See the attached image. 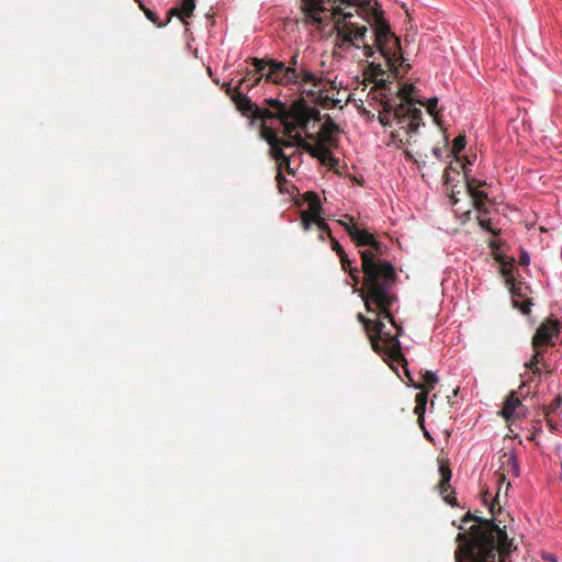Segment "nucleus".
I'll use <instances>...</instances> for the list:
<instances>
[{
  "instance_id": "f257e3e1",
  "label": "nucleus",
  "mask_w": 562,
  "mask_h": 562,
  "mask_svg": "<svg viewBox=\"0 0 562 562\" xmlns=\"http://www.w3.org/2000/svg\"><path fill=\"white\" fill-rule=\"evenodd\" d=\"M304 23L319 31L323 36L336 32V47L341 50L363 48L366 57L374 55L366 41L368 27L360 21L363 15L360 0H302Z\"/></svg>"
},
{
  "instance_id": "f03ea898",
  "label": "nucleus",
  "mask_w": 562,
  "mask_h": 562,
  "mask_svg": "<svg viewBox=\"0 0 562 562\" xmlns=\"http://www.w3.org/2000/svg\"><path fill=\"white\" fill-rule=\"evenodd\" d=\"M249 60L254 70H246L237 86L240 90L245 86V89L249 91L263 79L266 82L283 86L301 94L313 97L314 89L321 88L323 85V77L308 67L301 57L299 48H295L285 60L258 57H252Z\"/></svg>"
},
{
  "instance_id": "7ed1b4c3",
  "label": "nucleus",
  "mask_w": 562,
  "mask_h": 562,
  "mask_svg": "<svg viewBox=\"0 0 562 562\" xmlns=\"http://www.w3.org/2000/svg\"><path fill=\"white\" fill-rule=\"evenodd\" d=\"M369 247L370 249L359 251L363 272V289L360 296L368 312L379 310L381 315L389 317L394 324L390 310L397 300L393 291L396 271L391 261L379 258L383 254L381 241L374 237Z\"/></svg>"
},
{
  "instance_id": "20e7f679",
  "label": "nucleus",
  "mask_w": 562,
  "mask_h": 562,
  "mask_svg": "<svg viewBox=\"0 0 562 562\" xmlns=\"http://www.w3.org/2000/svg\"><path fill=\"white\" fill-rule=\"evenodd\" d=\"M476 521L469 533H459L461 546L456 550V562H496L497 553L507 554L512 542L507 532L493 520L483 519L468 512L462 524Z\"/></svg>"
},
{
  "instance_id": "39448f33",
  "label": "nucleus",
  "mask_w": 562,
  "mask_h": 562,
  "mask_svg": "<svg viewBox=\"0 0 562 562\" xmlns=\"http://www.w3.org/2000/svg\"><path fill=\"white\" fill-rule=\"evenodd\" d=\"M374 313L379 316L376 321H371L361 313L357 315L358 321L363 325L370 339L372 349L383 358L398 376V367L401 366L409 381L413 382L398 339L403 333V328L396 325L394 318L393 324L389 317L381 315L379 310Z\"/></svg>"
},
{
  "instance_id": "423d86ee",
  "label": "nucleus",
  "mask_w": 562,
  "mask_h": 562,
  "mask_svg": "<svg viewBox=\"0 0 562 562\" xmlns=\"http://www.w3.org/2000/svg\"><path fill=\"white\" fill-rule=\"evenodd\" d=\"M378 109V120L384 127L403 131L408 137L418 134L419 127L425 126L422 110L409 103H397L395 99L381 94Z\"/></svg>"
},
{
  "instance_id": "0eeeda50",
  "label": "nucleus",
  "mask_w": 562,
  "mask_h": 562,
  "mask_svg": "<svg viewBox=\"0 0 562 562\" xmlns=\"http://www.w3.org/2000/svg\"><path fill=\"white\" fill-rule=\"evenodd\" d=\"M463 176L465 180L467 191L471 196L472 206L480 214H490V206L495 204L494 199L490 198L487 188L492 187V182L487 179L476 178L472 175V169L463 166Z\"/></svg>"
},
{
  "instance_id": "6e6552de",
  "label": "nucleus",
  "mask_w": 562,
  "mask_h": 562,
  "mask_svg": "<svg viewBox=\"0 0 562 562\" xmlns=\"http://www.w3.org/2000/svg\"><path fill=\"white\" fill-rule=\"evenodd\" d=\"M373 37L374 45L391 69H395L397 63H400V66H403L405 60L401 54L400 40L386 25L375 29Z\"/></svg>"
},
{
  "instance_id": "1a4fd4ad",
  "label": "nucleus",
  "mask_w": 562,
  "mask_h": 562,
  "mask_svg": "<svg viewBox=\"0 0 562 562\" xmlns=\"http://www.w3.org/2000/svg\"><path fill=\"white\" fill-rule=\"evenodd\" d=\"M533 356L532 358L525 363V372L520 374L522 382L519 386L520 392L526 386V384L531 383L538 379L542 372V370H549L550 364L546 360V346L533 345Z\"/></svg>"
},
{
  "instance_id": "9d476101",
  "label": "nucleus",
  "mask_w": 562,
  "mask_h": 562,
  "mask_svg": "<svg viewBox=\"0 0 562 562\" xmlns=\"http://www.w3.org/2000/svg\"><path fill=\"white\" fill-rule=\"evenodd\" d=\"M232 99L234 100L237 110L244 116L250 117L252 121L259 120L261 122V126H263V124H267L268 119L272 114L271 110L259 108L255 102L250 100L249 97L241 92L239 87L234 88Z\"/></svg>"
},
{
  "instance_id": "9b49d317",
  "label": "nucleus",
  "mask_w": 562,
  "mask_h": 562,
  "mask_svg": "<svg viewBox=\"0 0 562 562\" xmlns=\"http://www.w3.org/2000/svg\"><path fill=\"white\" fill-rule=\"evenodd\" d=\"M260 133L262 138L269 144L270 154L273 159L283 158L286 155L283 148L296 147V140L290 137L286 139L280 137L276 130L268 124L261 126Z\"/></svg>"
},
{
  "instance_id": "f8f14e48",
  "label": "nucleus",
  "mask_w": 562,
  "mask_h": 562,
  "mask_svg": "<svg viewBox=\"0 0 562 562\" xmlns=\"http://www.w3.org/2000/svg\"><path fill=\"white\" fill-rule=\"evenodd\" d=\"M286 120H282L280 125L283 127V134L292 138L299 130H306L310 119L307 117L303 106L299 102L292 104V109L286 114Z\"/></svg>"
},
{
  "instance_id": "ddd939ff",
  "label": "nucleus",
  "mask_w": 562,
  "mask_h": 562,
  "mask_svg": "<svg viewBox=\"0 0 562 562\" xmlns=\"http://www.w3.org/2000/svg\"><path fill=\"white\" fill-rule=\"evenodd\" d=\"M528 409L522 405L516 392H510L503 403L499 415L506 422H515L527 416Z\"/></svg>"
},
{
  "instance_id": "4468645a",
  "label": "nucleus",
  "mask_w": 562,
  "mask_h": 562,
  "mask_svg": "<svg viewBox=\"0 0 562 562\" xmlns=\"http://www.w3.org/2000/svg\"><path fill=\"white\" fill-rule=\"evenodd\" d=\"M559 333V323L553 319H548L547 322L542 323L536 330L532 338V344L540 346H553L554 338H558Z\"/></svg>"
},
{
  "instance_id": "2eb2a0df",
  "label": "nucleus",
  "mask_w": 562,
  "mask_h": 562,
  "mask_svg": "<svg viewBox=\"0 0 562 562\" xmlns=\"http://www.w3.org/2000/svg\"><path fill=\"white\" fill-rule=\"evenodd\" d=\"M439 473H440V483L438 484V490L440 495H442L443 501L451 505L457 506V498L450 494H447L448 491L451 488L450 481L452 477V472L449 467L447 465H440L439 467Z\"/></svg>"
},
{
  "instance_id": "dca6fc26",
  "label": "nucleus",
  "mask_w": 562,
  "mask_h": 562,
  "mask_svg": "<svg viewBox=\"0 0 562 562\" xmlns=\"http://www.w3.org/2000/svg\"><path fill=\"white\" fill-rule=\"evenodd\" d=\"M501 463L505 472L512 474L515 477H519L520 467L518 461L517 449L512 448L507 451H504L501 456Z\"/></svg>"
},
{
  "instance_id": "f3484780",
  "label": "nucleus",
  "mask_w": 562,
  "mask_h": 562,
  "mask_svg": "<svg viewBox=\"0 0 562 562\" xmlns=\"http://www.w3.org/2000/svg\"><path fill=\"white\" fill-rule=\"evenodd\" d=\"M338 132H339L338 125L329 115H327L324 123L322 124V128H321V133H319V136H321L319 143L327 144L330 146L336 145Z\"/></svg>"
},
{
  "instance_id": "a211bd4d",
  "label": "nucleus",
  "mask_w": 562,
  "mask_h": 562,
  "mask_svg": "<svg viewBox=\"0 0 562 562\" xmlns=\"http://www.w3.org/2000/svg\"><path fill=\"white\" fill-rule=\"evenodd\" d=\"M419 92V89L412 82H404L397 91L401 98L400 103H409L413 106L416 104H425V100L418 99L415 95Z\"/></svg>"
},
{
  "instance_id": "6ab92c4d",
  "label": "nucleus",
  "mask_w": 562,
  "mask_h": 562,
  "mask_svg": "<svg viewBox=\"0 0 562 562\" xmlns=\"http://www.w3.org/2000/svg\"><path fill=\"white\" fill-rule=\"evenodd\" d=\"M347 233L355 244L359 247L370 246L373 243L374 235L360 227H347Z\"/></svg>"
},
{
  "instance_id": "aec40b11",
  "label": "nucleus",
  "mask_w": 562,
  "mask_h": 562,
  "mask_svg": "<svg viewBox=\"0 0 562 562\" xmlns=\"http://www.w3.org/2000/svg\"><path fill=\"white\" fill-rule=\"evenodd\" d=\"M266 103L276 110L274 112L272 111V114L268 119V121L277 120L280 123L282 120H286V114L292 109V105L288 106L285 103H283L281 100L277 98L266 99Z\"/></svg>"
},
{
  "instance_id": "412c9836",
  "label": "nucleus",
  "mask_w": 562,
  "mask_h": 562,
  "mask_svg": "<svg viewBox=\"0 0 562 562\" xmlns=\"http://www.w3.org/2000/svg\"><path fill=\"white\" fill-rule=\"evenodd\" d=\"M339 259H340L341 269L345 272H348L349 277L352 279V281L355 282V286H356L360 282V270L358 267L355 266L356 260L349 258L347 252L344 254L342 256H340Z\"/></svg>"
},
{
  "instance_id": "4be33fe9",
  "label": "nucleus",
  "mask_w": 562,
  "mask_h": 562,
  "mask_svg": "<svg viewBox=\"0 0 562 562\" xmlns=\"http://www.w3.org/2000/svg\"><path fill=\"white\" fill-rule=\"evenodd\" d=\"M304 200L307 203L308 210H306L310 214L314 216H318L323 213L322 202L319 195L313 191H307L304 194Z\"/></svg>"
},
{
  "instance_id": "5701e85b",
  "label": "nucleus",
  "mask_w": 562,
  "mask_h": 562,
  "mask_svg": "<svg viewBox=\"0 0 562 562\" xmlns=\"http://www.w3.org/2000/svg\"><path fill=\"white\" fill-rule=\"evenodd\" d=\"M422 380L423 382L420 384H414L415 389L431 391L435 389L436 384L438 383V376L432 371H426L425 373H422Z\"/></svg>"
},
{
  "instance_id": "b1692460",
  "label": "nucleus",
  "mask_w": 562,
  "mask_h": 562,
  "mask_svg": "<svg viewBox=\"0 0 562 562\" xmlns=\"http://www.w3.org/2000/svg\"><path fill=\"white\" fill-rule=\"evenodd\" d=\"M292 138L296 140L297 148L308 153L312 157L319 154V143L316 146L311 145L301 136V133H295Z\"/></svg>"
},
{
  "instance_id": "393cba45",
  "label": "nucleus",
  "mask_w": 562,
  "mask_h": 562,
  "mask_svg": "<svg viewBox=\"0 0 562 562\" xmlns=\"http://www.w3.org/2000/svg\"><path fill=\"white\" fill-rule=\"evenodd\" d=\"M467 137L464 134L458 135L452 143V147L450 149V156L456 158V160H460L459 154L465 148Z\"/></svg>"
},
{
  "instance_id": "a878e982",
  "label": "nucleus",
  "mask_w": 562,
  "mask_h": 562,
  "mask_svg": "<svg viewBox=\"0 0 562 562\" xmlns=\"http://www.w3.org/2000/svg\"><path fill=\"white\" fill-rule=\"evenodd\" d=\"M327 144L319 143V154L314 156L319 159L322 164H336L337 159L334 157L333 153L326 147Z\"/></svg>"
},
{
  "instance_id": "bb28decb",
  "label": "nucleus",
  "mask_w": 562,
  "mask_h": 562,
  "mask_svg": "<svg viewBox=\"0 0 562 562\" xmlns=\"http://www.w3.org/2000/svg\"><path fill=\"white\" fill-rule=\"evenodd\" d=\"M486 215L487 214H480L479 213L477 224L485 232H488V233L493 234L494 236H498L499 235V229L493 228L492 221L490 218L485 217Z\"/></svg>"
},
{
  "instance_id": "cd10ccee",
  "label": "nucleus",
  "mask_w": 562,
  "mask_h": 562,
  "mask_svg": "<svg viewBox=\"0 0 562 562\" xmlns=\"http://www.w3.org/2000/svg\"><path fill=\"white\" fill-rule=\"evenodd\" d=\"M423 105L426 106L427 112L429 113V115H431L434 117V121L436 123H439L440 115L438 114V111H437L438 98L434 97V98L428 99L427 101L425 100V104H423Z\"/></svg>"
},
{
  "instance_id": "c85d7f7f",
  "label": "nucleus",
  "mask_w": 562,
  "mask_h": 562,
  "mask_svg": "<svg viewBox=\"0 0 562 562\" xmlns=\"http://www.w3.org/2000/svg\"><path fill=\"white\" fill-rule=\"evenodd\" d=\"M140 9L144 11L146 18L153 22L156 26L161 27L167 25V22L160 21L159 16L149 8H147L143 2H139Z\"/></svg>"
},
{
  "instance_id": "c756f323",
  "label": "nucleus",
  "mask_w": 562,
  "mask_h": 562,
  "mask_svg": "<svg viewBox=\"0 0 562 562\" xmlns=\"http://www.w3.org/2000/svg\"><path fill=\"white\" fill-rule=\"evenodd\" d=\"M195 1L196 0H182L180 9L182 12V16L190 18L193 14V11L195 9Z\"/></svg>"
},
{
  "instance_id": "7c9ffc66",
  "label": "nucleus",
  "mask_w": 562,
  "mask_h": 562,
  "mask_svg": "<svg viewBox=\"0 0 562 562\" xmlns=\"http://www.w3.org/2000/svg\"><path fill=\"white\" fill-rule=\"evenodd\" d=\"M562 405V397L560 395L555 396L553 401L547 406V415L549 414H560Z\"/></svg>"
},
{
  "instance_id": "2f4dec72",
  "label": "nucleus",
  "mask_w": 562,
  "mask_h": 562,
  "mask_svg": "<svg viewBox=\"0 0 562 562\" xmlns=\"http://www.w3.org/2000/svg\"><path fill=\"white\" fill-rule=\"evenodd\" d=\"M426 407L427 406H423V405H417L415 406L414 408V413L418 416V425L420 426L422 429H424L425 431V435L428 436L426 429H425V412H426Z\"/></svg>"
},
{
  "instance_id": "473e14b6",
  "label": "nucleus",
  "mask_w": 562,
  "mask_h": 562,
  "mask_svg": "<svg viewBox=\"0 0 562 562\" xmlns=\"http://www.w3.org/2000/svg\"><path fill=\"white\" fill-rule=\"evenodd\" d=\"M302 226L305 232L310 231L312 224H315L314 215L307 211H303L301 214Z\"/></svg>"
},
{
  "instance_id": "72a5a7b5",
  "label": "nucleus",
  "mask_w": 562,
  "mask_h": 562,
  "mask_svg": "<svg viewBox=\"0 0 562 562\" xmlns=\"http://www.w3.org/2000/svg\"><path fill=\"white\" fill-rule=\"evenodd\" d=\"M278 164V169L281 171H283V169H285L289 173H293V169L291 168V161H290V156L289 155H284L283 158H280V159H274Z\"/></svg>"
},
{
  "instance_id": "f704fd0d",
  "label": "nucleus",
  "mask_w": 562,
  "mask_h": 562,
  "mask_svg": "<svg viewBox=\"0 0 562 562\" xmlns=\"http://www.w3.org/2000/svg\"><path fill=\"white\" fill-rule=\"evenodd\" d=\"M315 224L318 227L319 232L327 233L330 235V228L326 223L325 218L319 214L318 216H314Z\"/></svg>"
},
{
  "instance_id": "c9c22d12",
  "label": "nucleus",
  "mask_w": 562,
  "mask_h": 562,
  "mask_svg": "<svg viewBox=\"0 0 562 562\" xmlns=\"http://www.w3.org/2000/svg\"><path fill=\"white\" fill-rule=\"evenodd\" d=\"M391 144H393L396 148H401L404 146L405 142L400 135V131H392L390 134Z\"/></svg>"
},
{
  "instance_id": "e433bc0d",
  "label": "nucleus",
  "mask_w": 562,
  "mask_h": 562,
  "mask_svg": "<svg viewBox=\"0 0 562 562\" xmlns=\"http://www.w3.org/2000/svg\"><path fill=\"white\" fill-rule=\"evenodd\" d=\"M488 247L492 249L495 259L499 260L502 256L501 254H498V251L502 248V241L499 239L494 238L490 240Z\"/></svg>"
},
{
  "instance_id": "4c0bfd02",
  "label": "nucleus",
  "mask_w": 562,
  "mask_h": 562,
  "mask_svg": "<svg viewBox=\"0 0 562 562\" xmlns=\"http://www.w3.org/2000/svg\"><path fill=\"white\" fill-rule=\"evenodd\" d=\"M276 181H277L278 188L281 192H288V189L285 188L286 179L283 175V171H281V169L280 170L278 169V172L276 176Z\"/></svg>"
},
{
  "instance_id": "58836bf2",
  "label": "nucleus",
  "mask_w": 562,
  "mask_h": 562,
  "mask_svg": "<svg viewBox=\"0 0 562 562\" xmlns=\"http://www.w3.org/2000/svg\"><path fill=\"white\" fill-rule=\"evenodd\" d=\"M518 263L520 266H529L530 265V255L522 247H520V249H519V260H518Z\"/></svg>"
},
{
  "instance_id": "ea45409f",
  "label": "nucleus",
  "mask_w": 562,
  "mask_h": 562,
  "mask_svg": "<svg viewBox=\"0 0 562 562\" xmlns=\"http://www.w3.org/2000/svg\"><path fill=\"white\" fill-rule=\"evenodd\" d=\"M428 391H424L422 390L419 393L416 394L415 396V402L417 405H423V406H427V402H428Z\"/></svg>"
},
{
  "instance_id": "a19ab883",
  "label": "nucleus",
  "mask_w": 562,
  "mask_h": 562,
  "mask_svg": "<svg viewBox=\"0 0 562 562\" xmlns=\"http://www.w3.org/2000/svg\"><path fill=\"white\" fill-rule=\"evenodd\" d=\"M172 16H178L180 18L182 21L184 20V16H182V12L181 10L178 8V7H172L168 10L167 12V19L165 22H167V24L170 22L171 18Z\"/></svg>"
},
{
  "instance_id": "79ce46f5",
  "label": "nucleus",
  "mask_w": 562,
  "mask_h": 562,
  "mask_svg": "<svg viewBox=\"0 0 562 562\" xmlns=\"http://www.w3.org/2000/svg\"><path fill=\"white\" fill-rule=\"evenodd\" d=\"M331 249L333 251L336 252V255L338 257L342 256L344 254H346L344 247L338 243V240H336L335 238H331Z\"/></svg>"
},
{
  "instance_id": "37998d69",
  "label": "nucleus",
  "mask_w": 562,
  "mask_h": 562,
  "mask_svg": "<svg viewBox=\"0 0 562 562\" xmlns=\"http://www.w3.org/2000/svg\"><path fill=\"white\" fill-rule=\"evenodd\" d=\"M476 156L474 155L473 157H470V156H463V157H460V160H457L458 162L461 164V168L463 169V166L465 165L469 169L470 166L473 165V161L475 160Z\"/></svg>"
},
{
  "instance_id": "c03bdc74",
  "label": "nucleus",
  "mask_w": 562,
  "mask_h": 562,
  "mask_svg": "<svg viewBox=\"0 0 562 562\" xmlns=\"http://www.w3.org/2000/svg\"><path fill=\"white\" fill-rule=\"evenodd\" d=\"M431 151H432V155H434L438 160H440V161H441V160L443 159V150H442L440 147L435 146V147L432 148V150H431Z\"/></svg>"
},
{
  "instance_id": "a18cd8bd",
  "label": "nucleus",
  "mask_w": 562,
  "mask_h": 562,
  "mask_svg": "<svg viewBox=\"0 0 562 562\" xmlns=\"http://www.w3.org/2000/svg\"><path fill=\"white\" fill-rule=\"evenodd\" d=\"M449 170H453V167L451 164L445 169V172H443V179H445L446 184L451 182V177H450Z\"/></svg>"
},
{
  "instance_id": "49530a36",
  "label": "nucleus",
  "mask_w": 562,
  "mask_h": 562,
  "mask_svg": "<svg viewBox=\"0 0 562 562\" xmlns=\"http://www.w3.org/2000/svg\"><path fill=\"white\" fill-rule=\"evenodd\" d=\"M542 560L549 561V562H557V557L553 553L543 552L541 554Z\"/></svg>"
},
{
  "instance_id": "de8ad7c7",
  "label": "nucleus",
  "mask_w": 562,
  "mask_h": 562,
  "mask_svg": "<svg viewBox=\"0 0 562 562\" xmlns=\"http://www.w3.org/2000/svg\"><path fill=\"white\" fill-rule=\"evenodd\" d=\"M338 223H339L340 226H342L345 228L346 232H347V227H357L356 224L348 223V222H345L342 220H339Z\"/></svg>"
},
{
  "instance_id": "09e8293b",
  "label": "nucleus",
  "mask_w": 562,
  "mask_h": 562,
  "mask_svg": "<svg viewBox=\"0 0 562 562\" xmlns=\"http://www.w3.org/2000/svg\"><path fill=\"white\" fill-rule=\"evenodd\" d=\"M413 164H415L417 166L418 169H422L426 166V161H418L417 159H414L413 160Z\"/></svg>"
},
{
  "instance_id": "8fccbe9b",
  "label": "nucleus",
  "mask_w": 562,
  "mask_h": 562,
  "mask_svg": "<svg viewBox=\"0 0 562 562\" xmlns=\"http://www.w3.org/2000/svg\"><path fill=\"white\" fill-rule=\"evenodd\" d=\"M405 156H406L409 160H412V161L415 159V158H414V156H413V154H412L411 151H408V150H405Z\"/></svg>"
},
{
  "instance_id": "3c124183",
  "label": "nucleus",
  "mask_w": 562,
  "mask_h": 562,
  "mask_svg": "<svg viewBox=\"0 0 562 562\" xmlns=\"http://www.w3.org/2000/svg\"><path fill=\"white\" fill-rule=\"evenodd\" d=\"M326 235H328V234L321 232L319 236H318L319 240L325 241L326 240Z\"/></svg>"
},
{
  "instance_id": "603ef678",
  "label": "nucleus",
  "mask_w": 562,
  "mask_h": 562,
  "mask_svg": "<svg viewBox=\"0 0 562 562\" xmlns=\"http://www.w3.org/2000/svg\"><path fill=\"white\" fill-rule=\"evenodd\" d=\"M503 273H504V276H506V277H512V271H510V270H505V269H504V270H503Z\"/></svg>"
},
{
  "instance_id": "864d4df0",
  "label": "nucleus",
  "mask_w": 562,
  "mask_h": 562,
  "mask_svg": "<svg viewBox=\"0 0 562 562\" xmlns=\"http://www.w3.org/2000/svg\"><path fill=\"white\" fill-rule=\"evenodd\" d=\"M548 425L551 429H555V426L554 424L552 423V420L548 419Z\"/></svg>"
},
{
  "instance_id": "5fc2aeb1",
  "label": "nucleus",
  "mask_w": 562,
  "mask_h": 562,
  "mask_svg": "<svg viewBox=\"0 0 562 562\" xmlns=\"http://www.w3.org/2000/svg\"><path fill=\"white\" fill-rule=\"evenodd\" d=\"M226 93H229V94L232 93V88L229 85H228V87H226Z\"/></svg>"
},
{
  "instance_id": "6e6d98bb",
  "label": "nucleus",
  "mask_w": 562,
  "mask_h": 562,
  "mask_svg": "<svg viewBox=\"0 0 562 562\" xmlns=\"http://www.w3.org/2000/svg\"><path fill=\"white\" fill-rule=\"evenodd\" d=\"M448 144H449V139H448V137L446 136V137H445V145H446V146H448Z\"/></svg>"
},
{
  "instance_id": "4d7b16f0",
  "label": "nucleus",
  "mask_w": 562,
  "mask_h": 562,
  "mask_svg": "<svg viewBox=\"0 0 562 562\" xmlns=\"http://www.w3.org/2000/svg\"><path fill=\"white\" fill-rule=\"evenodd\" d=\"M138 3L140 2L139 0H136Z\"/></svg>"
}]
</instances>
